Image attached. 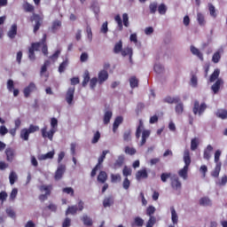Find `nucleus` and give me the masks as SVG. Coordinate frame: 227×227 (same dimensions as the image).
Returning <instances> with one entry per match:
<instances>
[{
	"label": "nucleus",
	"instance_id": "nucleus-1",
	"mask_svg": "<svg viewBox=\"0 0 227 227\" xmlns=\"http://www.w3.org/2000/svg\"><path fill=\"white\" fill-rule=\"evenodd\" d=\"M51 129L49 131H47V126H44L42 129H41V133H42V137L45 139L48 137V139H50V141H52L53 137H54V134H56L57 130H58V119H56L55 117H52L51 119Z\"/></svg>",
	"mask_w": 227,
	"mask_h": 227
},
{
	"label": "nucleus",
	"instance_id": "nucleus-2",
	"mask_svg": "<svg viewBox=\"0 0 227 227\" xmlns=\"http://www.w3.org/2000/svg\"><path fill=\"white\" fill-rule=\"evenodd\" d=\"M141 134H142V139L140 142V146H145V145H146V139H148V137H150V130L148 129H145V125L143 124V121H139V124L137 128L135 136L137 139H139V137H141Z\"/></svg>",
	"mask_w": 227,
	"mask_h": 227
},
{
	"label": "nucleus",
	"instance_id": "nucleus-3",
	"mask_svg": "<svg viewBox=\"0 0 227 227\" xmlns=\"http://www.w3.org/2000/svg\"><path fill=\"white\" fill-rule=\"evenodd\" d=\"M184 166L179 170L178 175L182 178H187V172L189 171V167L191 166V152L189 149H185L184 152Z\"/></svg>",
	"mask_w": 227,
	"mask_h": 227
},
{
	"label": "nucleus",
	"instance_id": "nucleus-4",
	"mask_svg": "<svg viewBox=\"0 0 227 227\" xmlns=\"http://www.w3.org/2000/svg\"><path fill=\"white\" fill-rule=\"evenodd\" d=\"M78 210L79 212H82V210H84V202H82V200L78 202V207L76 205L69 206L66 210V215H70V214L71 215H75Z\"/></svg>",
	"mask_w": 227,
	"mask_h": 227
},
{
	"label": "nucleus",
	"instance_id": "nucleus-5",
	"mask_svg": "<svg viewBox=\"0 0 227 227\" xmlns=\"http://www.w3.org/2000/svg\"><path fill=\"white\" fill-rule=\"evenodd\" d=\"M35 24L34 25V33L36 34V32L42 27V24H43V18L39 14L33 13L32 16L30 17V22H35Z\"/></svg>",
	"mask_w": 227,
	"mask_h": 227
},
{
	"label": "nucleus",
	"instance_id": "nucleus-6",
	"mask_svg": "<svg viewBox=\"0 0 227 227\" xmlns=\"http://www.w3.org/2000/svg\"><path fill=\"white\" fill-rule=\"evenodd\" d=\"M207 110V104L206 103H201L200 105V101L195 100L193 103V114H199V116H201Z\"/></svg>",
	"mask_w": 227,
	"mask_h": 227
},
{
	"label": "nucleus",
	"instance_id": "nucleus-7",
	"mask_svg": "<svg viewBox=\"0 0 227 227\" xmlns=\"http://www.w3.org/2000/svg\"><path fill=\"white\" fill-rule=\"evenodd\" d=\"M35 51H40V43H32L31 47L28 48V59H30V61H35V59H36Z\"/></svg>",
	"mask_w": 227,
	"mask_h": 227
},
{
	"label": "nucleus",
	"instance_id": "nucleus-8",
	"mask_svg": "<svg viewBox=\"0 0 227 227\" xmlns=\"http://www.w3.org/2000/svg\"><path fill=\"white\" fill-rule=\"evenodd\" d=\"M170 185L174 191H180L182 189V182L178 176L174 175L170 177Z\"/></svg>",
	"mask_w": 227,
	"mask_h": 227
},
{
	"label": "nucleus",
	"instance_id": "nucleus-9",
	"mask_svg": "<svg viewBox=\"0 0 227 227\" xmlns=\"http://www.w3.org/2000/svg\"><path fill=\"white\" fill-rule=\"evenodd\" d=\"M39 43V49L42 47V52L44 56H49V49L47 47V34H43V38Z\"/></svg>",
	"mask_w": 227,
	"mask_h": 227
},
{
	"label": "nucleus",
	"instance_id": "nucleus-10",
	"mask_svg": "<svg viewBox=\"0 0 227 227\" xmlns=\"http://www.w3.org/2000/svg\"><path fill=\"white\" fill-rule=\"evenodd\" d=\"M65 171H67V166L63 164L59 165L54 176V178L57 182L61 180V178H63V176L65 175Z\"/></svg>",
	"mask_w": 227,
	"mask_h": 227
},
{
	"label": "nucleus",
	"instance_id": "nucleus-11",
	"mask_svg": "<svg viewBox=\"0 0 227 227\" xmlns=\"http://www.w3.org/2000/svg\"><path fill=\"white\" fill-rule=\"evenodd\" d=\"M74 93H75V87H70L66 93V102H67L69 106H71L72 102H74Z\"/></svg>",
	"mask_w": 227,
	"mask_h": 227
},
{
	"label": "nucleus",
	"instance_id": "nucleus-12",
	"mask_svg": "<svg viewBox=\"0 0 227 227\" xmlns=\"http://www.w3.org/2000/svg\"><path fill=\"white\" fill-rule=\"evenodd\" d=\"M33 91H36V84H35V82H30L23 90L24 97L28 98L29 95H31Z\"/></svg>",
	"mask_w": 227,
	"mask_h": 227
},
{
	"label": "nucleus",
	"instance_id": "nucleus-13",
	"mask_svg": "<svg viewBox=\"0 0 227 227\" xmlns=\"http://www.w3.org/2000/svg\"><path fill=\"white\" fill-rule=\"evenodd\" d=\"M98 84H104L109 79V73L106 69L101 70L98 75Z\"/></svg>",
	"mask_w": 227,
	"mask_h": 227
},
{
	"label": "nucleus",
	"instance_id": "nucleus-14",
	"mask_svg": "<svg viewBox=\"0 0 227 227\" xmlns=\"http://www.w3.org/2000/svg\"><path fill=\"white\" fill-rule=\"evenodd\" d=\"M224 84V81L223 79H217L215 82L211 86V90L215 95L216 93H219V90H221V86Z\"/></svg>",
	"mask_w": 227,
	"mask_h": 227
},
{
	"label": "nucleus",
	"instance_id": "nucleus-15",
	"mask_svg": "<svg viewBox=\"0 0 227 227\" xmlns=\"http://www.w3.org/2000/svg\"><path fill=\"white\" fill-rule=\"evenodd\" d=\"M6 160L8 162H13V159H15V150L12 148H7L5 150Z\"/></svg>",
	"mask_w": 227,
	"mask_h": 227
},
{
	"label": "nucleus",
	"instance_id": "nucleus-16",
	"mask_svg": "<svg viewBox=\"0 0 227 227\" xmlns=\"http://www.w3.org/2000/svg\"><path fill=\"white\" fill-rule=\"evenodd\" d=\"M7 36L11 39L13 40L15 36H17V24L14 23L11 26L9 31L7 32Z\"/></svg>",
	"mask_w": 227,
	"mask_h": 227
},
{
	"label": "nucleus",
	"instance_id": "nucleus-17",
	"mask_svg": "<svg viewBox=\"0 0 227 227\" xmlns=\"http://www.w3.org/2000/svg\"><path fill=\"white\" fill-rule=\"evenodd\" d=\"M143 178H148V172L146 171V168H143L141 170H138L136 173V179L137 181L143 180Z\"/></svg>",
	"mask_w": 227,
	"mask_h": 227
},
{
	"label": "nucleus",
	"instance_id": "nucleus-18",
	"mask_svg": "<svg viewBox=\"0 0 227 227\" xmlns=\"http://www.w3.org/2000/svg\"><path fill=\"white\" fill-rule=\"evenodd\" d=\"M53 186L52 184H43L39 187V191L41 192H45V194H48L51 196V192H52Z\"/></svg>",
	"mask_w": 227,
	"mask_h": 227
},
{
	"label": "nucleus",
	"instance_id": "nucleus-19",
	"mask_svg": "<svg viewBox=\"0 0 227 227\" xmlns=\"http://www.w3.org/2000/svg\"><path fill=\"white\" fill-rule=\"evenodd\" d=\"M123 123V117L117 116L113 124V131L115 133L118 130V127Z\"/></svg>",
	"mask_w": 227,
	"mask_h": 227
},
{
	"label": "nucleus",
	"instance_id": "nucleus-20",
	"mask_svg": "<svg viewBox=\"0 0 227 227\" xmlns=\"http://www.w3.org/2000/svg\"><path fill=\"white\" fill-rule=\"evenodd\" d=\"M163 102H165L166 104H178V102H180V98L179 97L173 98L171 96H167L163 99Z\"/></svg>",
	"mask_w": 227,
	"mask_h": 227
},
{
	"label": "nucleus",
	"instance_id": "nucleus-21",
	"mask_svg": "<svg viewBox=\"0 0 227 227\" xmlns=\"http://www.w3.org/2000/svg\"><path fill=\"white\" fill-rule=\"evenodd\" d=\"M123 50V41L120 40L114 46V54H120Z\"/></svg>",
	"mask_w": 227,
	"mask_h": 227
},
{
	"label": "nucleus",
	"instance_id": "nucleus-22",
	"mask_svg": "<svg viewBox=\"0 0 227 227\" xmlns=\"http://www.w3.org/2000/svg\"><path fill=\"white\" fill-rule=\"evenodd\" d=\"M220 74H221V70H219V68L215 69L209 77V82H215V81H217V79H219Z\"/></svg>",
	"mask_w": 227,
	"mask_h": 227
},
{
	"label": "nucleus",
	"instance_id": "nucleus-23",
	"mask_svg": "<svg viewBox=\"0 0 227 227\" xmlns=\"http://www.w3.org/2000/svg\"><path fill=\"white\" fill-rule=\"evenodd\" d=\"M112 118H113V112L110 110L106 111L103 118V121L105 125H109Z\"/></svg>",
	"mask_w": 227,
	"mask_h": 227
},
{
	"label": "nucleus",
	"instance_id": "nucleus-24",
	"mask_svg": "<svg viewBox=\"0 0 227 227\" xmlns=\"http://www.w3.org/2000/svg\"><path fill=\"white\" fill-rule=\"evenodd\" d=\"M98 182L99 184H106L107 182V173L106 171H100L98 176Z\"/></svg>",
	"mask_w": 227,
	"mask_h": 227
},
{
	"label": "nucleus",
	"instance_id": "nucleus-25",
	"mask_svg": "<svg viewBox=\"0 0 227 227\" xmlns=\"http://www.w3.org/2000/svg\"><path fill=\"white\" fill-rule=\"evenodd\" d=\"M212 150H214V147H212L211 145H208L207 148L204 150L203 158L206 160H210V157H211L210 153L212 152Z\"/></svg>",
	"mask_w": 227,
	"mask_h": 227
},
{
	"label": "nucleus",
	"instance_id": "nucleus-26",
	"mask_svg": "<svg viewBox=\"0 0 227 227\" xmlns=\"http://www.w3.org/2000/svg\"><path fill=\"white\" fill-rule=\"evenodd\" d=\"M61 26H62L61 20H54L51 25V33H56L58 29L61 28Z\"/></svg>",
	"mask_w": 227,
	"mask_h": 227
},
{
	"label": "nucleus",
	"instance_id": "nucleus-27",
	"mask_svg": "<svg viewBox=\"0 0 227 227\" xmlns=\"http://www.w3.org/2000/svg\"><path fill=\"white\" fill-rule=\"evenodd\" d=\"M200 205L202 207H211L212 206V200L208 197H202L200 200Z\"/></svg>",
	"mask_w": 227,
	"mask_h": 227
},
{
	"label": "nucleus",
	"instance_id": "nucleus-28",
	"mask_svg": "<svg viewBox=\"0 0 227 227\" xmlns=\"http://www.w3.org/2000/svg\"><path fill=\"white\" fill-rule=\"evenodd\" d=\"M223 165L217 164L215 165L214 170L211 172V176L214 178H219V173H221V168Z\"/></svg>",
	"mask_w": 227,
	"mask_h": 227
},
{
	"label": "nucleus",
	"instance_id": "nucleus-29",
	"mask_svg": "<svg viewBox=\"0 0 227 227\" xmlns=\"http://www.w3.org/2000/svg\"><path fill=\"white\" fill-rule=\"evenodd\" d=\"M198 146H200V138H192L191 141V150L194 152L195 150H198Z\"/></svg>",
	"mask_w": 227,
	"mask_h": 227
},
{
	"label": "nucleus",
	"instance_id": "nucleus-30",
	"mask_svg": "<svg viewBox=\"0 0 227 227\" xmlns=\"http://www.w3.org/2000/svg\"><path fill=\"white\" fill-rule=\"evenodd\" d=\"M171 210V219H172V223L173 224H178V215L176 214V210H175L174 207H170Z\"/></svg>",
	"mask_w": 227,
	"mask_h": 227
},
{
	"label": "nucleus",
	"instance_id": "nucleus-31",
	"mask_svg": "<svg viewBox=\"0 0 227 227\" xmlns=\"http://www.w3.org/2000/svg\"><path fill=\"white\" fill-rule=\"evenodd\" d=\"M82 221L85 226H93V220L88 215H83Z\"/></svg>",
	"mask_w": 227,
	"mask_h": 227
},
{
	"label": "nucleus",
	"instance_id": "nucleus-32",
	"mask_svg": "<svg viewBox=\"0 0 227 227\" xmlns=\"http://www.w3.org/2000/svg\"><path fill=\"white\" fill-rule=\"evenodd\" d=\"M191 52L194 54V56H198L199 59H201L203 61V53L200 51V50L194 46H191Z\"/></svg>",
	"mask_w": 227,
	"mask_h": 227
},
{
	"label": "nucleus",
	"instance_id": "nucleus-33",
	"mask_svg": "<svg viewBox=\"0 0 227 227\" xmlns=\"http://www.w3.org/2000/svg\"><path fill=\"white\" fill-rule=\"evenodd\" d=\"M217 118H221V120L227 119V110L226 109H219L216 112Z\"/></svg>",
	"mask_w": 227,
	"mask_h": 227
},
{
	"label": "nucleus",
	"instance_id": "nucleus-34",
	"mask_svg": "<svg viewBox=\"0 0 227 227\" xmlns=\"http://www.w3.org/2000/svg\"><path fill=\"white\" fill-rule=\"evenodd\" d=\"M68 59H66L65 60H63V62L60 63V65L59 66V74H63V72H65V70H67V67H68Z\"/></svg>",
	"mask_w": 227,
	"mask_h": 227
},
{
	"label": "nucleus",
	"instance_id": "nucleus-35",
	"mask_svg": "<svg viewBox=\"0 0 227 227\" xmlns=\"http://www.w3.org/2000/svg\"><path fill=\"white\" fill-rule=\"evenodd\" d=\"M29 131L27 130V129H23L20 131V137L21 139H23V141H29Z\"/></svg>",
	"mask_w": 227,
	"mask_h": 227
},
{
	"label": "nucleus",
	"instance_id": "nucleus-36",
	"mask_svg": "<svg viewBox=\"0 0 227 227\" xmlns=\"http://www.w3.org/2000/svg\"><path fill=\"white\" fill-rule=\"evenodd\" d=\"M129 85L130 88H137L139 86V80L136 76H132L129 78Z\"/></svg>",
	"mask_w": 227,
	"mask_h": 227
},
{
	"label": "nucleus",
	"instance_id": "nucleus-37",
	"mask_svg": "<svg viewBox=\"0 0 227 227\" xmlns=\"http://www.w3.org/2000/svg\"><path fill=\"white\" fill-rule=\"evenodd\" d=\"M47 210L58 212V206L54 203H50L47 207H43V212H47Z\"/></svg>",
	"mask_w": 227,
	"mask_h": 227
},
{
	"label": "nucleus",
	"instance_id": "nucleus-38",
	"mask_svg": "<svg viewBox=\"0 0 227 227\" xmlns=\"http://www.w3.org/2000/svg\"><path fill=\"white\" fill-rule=\"evenodd\" d=\"M88 82H90V72L85 71L83 74V81L82 82V86L86 88V86H88Z\"/></svg>",
	"mask_w": 227,
	"mask_h": 227
},
{
	"label": "nucleus",
	"instance_id": "nucleus-39",
	"mask_svg": "<svg viewBox=\"0 0 227 227\" xmlns=\"http://www.w3.org/2000/svg\"><path fill=\"white\" fill-rule=\"evenodd\" d=\"M125 162V156L120 155L114 163V168H121Z\"/></svg>",
	"mask_w": 227,
	"mask_h": 227
},
{
	"label": "nucleus",
	"instance_id": "nucleus-40",
	"mask_svg": "<svg viewBox=\"0 0 227 227\" xmlns=\"http://www.w3.org/2000/svg\"><path fill=\"white\" fill-rule=\"evenodd\" d=\"M54 154H55L54 151H51V152H49L45 154H42L40 156V160H47V159H54Z\"/></svg>",
	"mask_w": 227,
	"mask_h": 227
},
{
	"label": "nucleus",
	"instance_id": "nucleus-41",
	"mask_svg": "<svg viewBox=\"0 0 227 227\" xmlns=\"http://www.w3.org/2000/svg\"><path fill=\"white\" fill-rule=\"evenodd\" d=\"M124 153H126V155H136V153H137V151L134 147L126 146L124 148Z\"/></svg>",
	"mask_w": 227,
	"mask_h": 227
},
{
	"label": "nucleus",
	"instance_id": "nucleus-42",
	"mask_svg": "<svg viewBox=\"0 0 227 227\" xmlns=\"http://www.w3.org/2000/svg\"><path fill=\"white\" fill-rule=\"evenodd\" d=\"M114 20H115V22H117L119 31H123V21L121 20V17L120 16V14H117L114 17Z\"/></svg>",
	"mask_w": 227,
	"mask_h": 227
},
{
	"label": "nucleus",
	"instance_id": "nucleus-43",
	"mask_svg": "<svg viewBox=\"0 0 227 227\" xmlns=\"http://www.w3.org/2000/svg\"><path fill=\"white\" fill-rule=\"evenodd\" d=\"M132 139V131L130 129L126 130L123 133V141L126 143H129V141H131Z\"/></svg>",
	"mask_w": 227,
	"mask_h": 227
},
{
	"label": "nucleus",
	"instance_id": "nucleus-44",
	"mask_svg": "<svg viewBox=\"0 0 227 227\" xmlns=\"http://www.w3.org/2000/svg\"><path fill=\"white\" fill-rule=\"evenodd\" d=\"M122 175L125 178H129V176H132V168L124 166L123 169H122Z\"/></svg>",
	"mask_w": 227,
	"mask_h": 227
},
{
	"label": "nucleus",
	"instance_id": "nucleus-45",
	"mask_svg": "<svg viewBox=\"0 0 227 227\" xmlns=\"http://www.w3.org/2000/svg\"><path fill=\"white\" fill-rule=\"evenodd\" d=\"M215 164L223 166V163L221 162V150H216L215 153Z\"/></svg>",
	"mask_w": 227,
	"mask_h": 227
},
{
	"label": "nucleus",
	"instance_id": "nucleus-46",
	"mask_svg": "<svg viewBox=\"0 0 227 227\" xmlns=\"http://www.w3.org/2000/svg\"><path fill=\"white\" fill-rule=\"evenodd\" d=\"M145 224V220L143 218L137 216L134 219L133 226L142 227Z\"/></svg>",
	"mask_w": 227,
	"mask_h": 227
},
{
	"label": "nucleus",
	"instance_id": "nucleus-47",
	"mask_svg": "<svg viewBox=\"0 0 227 227\" xmlns=\"http://www.w3.org/2000/svg\"><path fill=\"white\" fill-rule=\"evenodd\" d=\"M113 203H114L113 197L106 198L103 200V207H105V208H107V207H111Z\"/></svg>",
	"mask_w": 227,
	"mask_h": 227
},
{
	"label": "nucleus",
	"instance_id": "nucleus-48",
	"mask_svg": "<svg viewBox=\"0 0 227 227\" xmlns=\"http://www.w3.org/2000/svg\"><path fill=\"white\" fill-rule=\"evenodd\" d=\"M112 184H116L121 182V176L120 174H111Z\"/></svg>",
	"mask_w": 227,
	"mask_h": 227
},
{
	"label": "nucleus",
	"instance_id": "nucleus-49",
	"mask_svg": "<svg viewBox=\"0 0 227 227\" xmlns=\"http://www.w3.org/2000/svg\"><path fill=\"white\" fill-rule=\"evenodd\" d=\"M166 12H168V7L165 4H160L158 6V13H160V15H166Z\"/></svg>",
	"mask_w": 227,
	"mask_h": 227
},
{
	"label": "nucleus",
	"instance_id": "nucleus-50",
	"mask_svg": "<svg viewBox=\"0 0 227 227\" xmlns=\"http://www.w3.org/2000/svg\"><path fill=\"white\" fill-rule=\"evenodd\" d=\"M121 56H123V58H125V56H132L133 54V51L132 48H124L121 50Z\"/></svg>",
	"mask_w": 227,
	"mask_h": 227
},
{
	"label": "nucleus",
	"instance_id": "nucleus-51",
	"mask_svg": "<svg viewBox=\"0 0 227 227\" xmlns=\"http://www.w3.org/2000/svg\"><path fill=\"white\" fill-rule=\"evenodd\" d=\"M175 111L176 114H182L184 113V103L179 101L176 106Z\"/></svg>",
	"mask_w": 227,
	"mask_h": 227
},
{
	"label": "nucleus",
	"instance_id": "nucleus-52",
	"mask_svg": "<svg viewBox=\"0 0 227 227\" xmlns=\"http://www.w3.org/2000/svg\"><path fill=\"white\" fill-rule=\"evenodd\" d=\"M107 153H109V151L105 150L102 152V154L99 156L98 158V166H102V162H104V160L106 159V155H107Z\"/></svg>",
	"mask_w": 227,
	"mask_h": 227
},
{
	"label": "nucleus",
	"instance_id": "nucleus-53",
	"mask_svg": "<svg viewBox=\"0 0 227 227\" xmlns=\"http://www.w3.org/2000/svg\"><path fill=\"white\" fill-rule=\"evenodd\" d=\"M24 11L29 13H33V12H35V6H33L31 4L29 3H26L23 5Z\"/></svg>",
	"mask_w": 227,
	"mask_h": 227
},
{
	"label": "nucleus",
	"instance_id": "nucleus-54",
	"mask_svg": "<svg viewBox=\"0 0 227 227\" xmlns=\"http://www.w3.org/2000/svg\"><path fill=\"white\" fill-rule=\"evenodd\" d=\"M157 223V218L155 216H150L149 220L146 223V227H153Z\"/></svg>",
	"mask_w": 227,
	"mask_h": 227
},
{
	"label": "nucleus",
	"instance_id": "nucleus-55",
	"mask_svg": "<svg viewBox=\"0 0 227 227\" xmlns=\"http://www.w3.org/2000/svg\"><path fill=\"white\" fill-rule=\"evenodd\" d=\"M197 20L200 26H205V16L201 12L197 14Z\"/></svg>",
	"mask_w": 227,
	"mask_h": 227
},
{
	"label": "nucleus",
	"instance_id": "nucleus-56",
	"mask_svg": "<svg viewBox=\"0 0 227 227\" xmlns=\"http://www.w3.org/2000/svg\"><path fill=\"white\" fill-rule=\"evenodd\" d=\"M155 214V207L153 206H149L146 208V215H148L149 217H153V215Z\"/></svg>",
	"mask_w": 227,
	"mask_h": 227
},
{
	"label": "nucleus",
	"instance_id": "nucleus-57",
	"mask_svg": "<svg viewBox=\"0 0 227 227\" xmlns=\"http://www.w3.org/2000/svg\"><path fill=\"white\" fill-rule=\"evenodd\" d=\"M6 21V16L0 17V38H3L4 30H3V24Z\"/></svg>",
	"mask_w": 227,
	"mask_h": 227
},
{
	"label": "nucleus",
	"instance_id": "nucleus-58",
	"mask_svg": "<svg viewBox=\"0 0 227 227\" xmlns=\"http://www.w3.org/2000/svg\"><path fill=\"white\" fill-rule=\"evenodd\" d=\"M220 60H221V53L219 51L215 52L212 57L213 63H219Z\"/></svg>",
	"mask_w": 227,
	"mask_h": 227
},
{
	"label": "nucleus",
	"instance_id": "nucleus-59",
	"mask_svg": "<svg viewBox=\"0 0 227 227\" xmlns=\"http://www.w3.org/2000/svg\"><path fill=\"white\" fill-rule=\"evenodd\" d=\"M9 180H10L11 185H13V184L17 182V174L15 172H11L9 176Z\"/></svg>",
	"mask_w": 227,
	"mask_h": 227
},
{
	"label": "nucleus",
	"instance_id": "nucleus-60",
	"mask_svg": "<svg viewBox=\"0 0 227 227\" xmlns=\"http://www.w3.org/2000/svg\"><path fill=\"white\" fill-rule=\"evenodd\" d=\"M122 187L125 189V191H129L130 187V180H129V177H125L122 182Z\"/></svg>",
	"mask_w": 227,
	"mask_h": 227
},
{
	"label": "nucleus",
	"instance_id": "nucleus-61",
	"mask_svg": "<svg viewBox=\"0 0 227 227\" xmlns=\"http://www.w3.org/2000/svg\"><path fill=\"white\" fill-rule=\"evenodd\" d=\"M15 89V84L13 82V80L10 79L7 81V90L12 93L13 90Z\"/></svg>",
	"mask_w": 227,
	"mask_h": 227
},
{
	"label": "nucleus",
	"instance_id": "nucleus-62",
	"mask_svg": "<svg viewBox=\"0 0 227 227\" xmlns=\"http://www.w3.org/2000/svg\"><path fill=\"white\" fill-rule=\"evenodd\" d=\"M208 9H209L211 17H214L215 19V17H217V13H215V7L214 6V4H209Z\"/></svg>",
	"mask_w": 227,
	"mask_h": 227
},
{
	"label": "nucleus",
	"instance_id": "nucleus-63",
	"mask_svg": "<svg viewBox=\"0 0 227 227\" xmlns=\"http://www.w3.org/2000/svg\"><path fill=\"white\" fill-rule=\"evenodd\" d=\"M154 72H156V74H162V72H164V67L160 64H155Z\"/></svg>",
	"mask_w": 227,
	"mask_h": 227
},
{
	"label": "nucleus",
	"instance_id": "nucleus-64",
	"mask_svg": "<svg viewBox=\"0 0 227 227\" xmlns=\"http://www.w3.org/2000/svg\"><path fill=\"white\" fill-rule=\"evenodd\" d=\"M157 3H151L149 5L150 13H156L157 12Z\"/></svg>",
	"mask_w": 227,
	"mask_h": 227
}]
</instances>
